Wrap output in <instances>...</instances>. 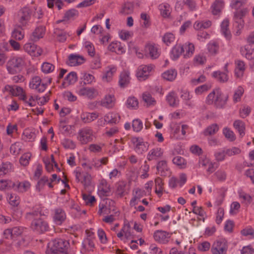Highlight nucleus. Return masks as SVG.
<instances>
[{"mask_svg": "<svg viewBox=\"0 0 254 254\" xmlns=\"http://www.w3.org/2000/svg\"><path fill=\"white\" fill-rule=\"evenodd\" d=\"M177 75V72L175 69H170L164 72L162 74V77L164 79L168 81L174 80Z\"/></svg>", "mask_w": 254, "mask_h": 254, "instance_id": "obj_38", "label": "nucleus"}, {"mask_svg": "<svg viewBox=\"0 0 254 254\" xmlns=\"http://www.w3.org/2000/svg\"><path fill=\"white\" fill-rule=\"evenodd\" d=\"M115 99L113 95H108L106 96L101 101L100 105L107 108H112L115 104Z\"/></svg>", "mask_w": 254, "mask_h": 254, "instance_id": "obj_22", "label": "nucleus"}, {"mask_svg": "<svg viewBox=\"0 0 254 254\" xmlns=\"http://www.w3.org/2000/svg\"><path fill=\"white\" fill-rule=\"evenodd\" d=\"M9 202L11 205L14 207H17L19 204V197L16 195L10 194L9 197Z\"/></svg>", "mask_w": 254, "mask_h": 254, "instance_id": "obj_63", "label": "nucleus"}, {"mask_svg": "<svg viewBox=\"0 0 254 254\" xmlns=\"http://www.w3.org/2000/svg\"><path fill=\"white\" fill-rule=\"evenodd\" d=\"M32 11L27 7L21 9L18 12V21L21 26H26L31 18Z\"/></svg>", "mask_w": 254, "mask_h": 254, "instance_id": "obj_7", "label": "nucleus"}, {"mask_svg": "<svg viewBox=\"0 0 254 254\" xmlns=\"http://www.w3.org/2000/svg\"><path fill=\"white\" fill-rule=\"evenodd\" d=\"M62 144L66 149H74L75 147L74 142L69 139H64L62 142Z\"/></svg>", "mask_w": 254, "mask_h": 254, "instance_id": "obj_64", "label": "nucleus"}, {"mask_svg": "<svg viewBox=\"0 0 254 254\" xmlns=\"http://www.w3.org/2000/svg\"><path fill=\"white\" fill-rule=\"evenodd\" d=\"M244 88L241 86L238 87L233 95V100L234 103L240 101L241 97L244 94Z\"/></svg>", "mask_w": 254, "mask_h": 254, "instance_id": "obj_47", "label": "nucleus"}, {"mask_svg": "<svg viewBox=\"0 0 254 254\" xmlns=\"http://www.w3.org/2000/svg\"><path fill=\"white\" fill-rule=\"evenodd\" d=\"M142 98L143 101L148 105H152L155 103V100L148 93H144L142 95Z\"/></svg>", "mask_w": 254, "mask_h": 254, "instance_id": "obj_54", "label": "nucleus"}, {"mask_svg": "<svg viewBox=\"0 0 254 254\" xmlns=\"http://www.w3.org/2000/svg\"><path fill=\"white\" fill-rule=\"evenodd\" d=\"M117 67L115 66H108L105 71L102 79L107 82L110 81L112 79L113 74L116 72Z\"/></svg>", "mask_w": 254, "mask_h": 254, "instance_id": "obj_27", "label": "nucleus"}, {"mask_svg": "<svg viewBox=\"0 0 254 254\" xmlns=\"http://www.w3.org/2000/svg\"><path fill=\"white\" fill-rule=\"evenodd\" d=\"M130 80L129 72L123 71L121 73L119 77V85L121 88L126 87L129 85Z\"/></svg>", "mask_w": 254, "mask_h": 254, "instance_id": "obj_14", "label": "nucleus"}, {"mask_svg": "<svg viewBox=\"0 0 254 254\" xmlns=\"http://www.w3.org/2000/svg\"><path fill=\"white\" fill-rule=\"evenodd\" d=\"M224 6V2L222 0H216L211 6L213 14L216 15L220 12Z\"/></svg>", "mask_w": 254, "mask_h": 254, "instance_id": "obj_34", "label": "nucleus"}, {"mask_svg": "<svg viewBox=\"0 0 254 254\" xmlns=\"http://www.w3.org/2000/svg\"><path fill=\"white\" fill-rule=\"evenodd\" d=\"M145 193L144 190L139 189H136L135 190V194L133 192V197L130 201V205L131 206L136 205L137 204V200L143 197L145 195Z\"/></svg>", "mask_w": 254, "mask_h": 254, "instance_id": "obj_26", "label": "nucleus"}, {"mask_svg": "<svg viewBox=\"0 0 254 254\" xmlns=\"http://www.w3.org/2000/svg\"><path fill=\"white\" fill-rule=\"evenodd\" d=\"M41 81L39 76L33 77L29 83L30 88L36 90L39 93L44 92L47 87V83H42Z\"/></svg>", "mask_w": 254, "mask_h": 254, "instance_id": "obj_10", "label": "nucleus"}, {"mask_svg": "<svg viewBox=\"0 0 254 254\" xmlns=\"http://www.w3.org/2000/svg\"><path fill=\"white\" fill-rule=\"evenodd\" d=\"M183 45L184 46V50H186V53L184 54V58H187L191 57L194 51V45L191 43L188 42Z\"/></svg>", "mask_w": 254, "mask_h": 254, "instance_id": "obj_36", "label": "nucleus"}, {"mask_svg": "<svg viewBox=\"0 0 254 254\" xmlns=\"http://www.w3.org/2000/svg\"><path fill=\"white\" fill-rule=\"evenodd\" d=\"M166 100L171 107H177L179 104V100L176 93L174 91L170 92L166 97Z\"/></svg>", "mask_w": 254, "mask_h": 254, "instance_id": "obj_23", "label": "nucleus"}, {"mask_svg": "<svg viewBox=\"0 0 254 254\" xmlns=\"http://www.w3.org/2000/svg\"><path fill=\"white\" fill-rule=\"evenodd\" d=\"M156 168L157 171L160 173L161 176H166L170 174L167 162L165 160L159 161L157 164Z\"/></svg>", "mask_w": 254, "mask_h": 254, "instance_id": "obj_20", "label": "nucleus"}, {"mask_svg": "<svg viewBox=\"0 0 254 254\" xmlns=\"http://www.w3.org/2000/svg\"><path fill=\"white\" fill-rule=\"evenodd\" d=\"M108 49L110 51L113 52H120L121 53L123 52V48L121 46V43L120 42H112L109 46H108Z\"/></svg>", "mask_w": 254, "mask_h": 254, "instance_id": "obj_46", "label": "nucleus"}, {"mask_svg": "<svg viewBox=\"0 0 254 254\" xmlns=\"http://www.w3.org/2000/svg\"><path fill=\"white\" fill-rule=\"evenodd\" d=\"M69 243L61 239H55L49 244V250L47 254H67L66 251Z\"/></svg>", "mask_w": 254, "mask_h": 254, "instance_id": "obj_2", "label": "nucleus"}, {"mask_svg": "<svg viewBox=\"0 0 254 254\" xmlns=\"http://www.w3.org/2000/svg\"><path fill=\"white\" fill-rule=\"evenodd\" d=\"M126 187V184L124 182H120L117 185V191L121 197L124 195Z\"/></svg>", "mask_w": 254, "mask_h": 254, "instance_id": "obj_60", "label": "nucleus"}, {"mask_svg": "<svg viewBox=\"0 0 254 254\" xmlns=\"http://www.w3.org/2000/svg\"><path fill=\"white\" fill-rule=\"evenodd\" d=\"M21 25L14 28L12 32V37L17 40H21L24 38V33L22 31Z\"/></svg>", "mask_w": 254, "mask_h": 254, "instance_id": "obj_39", "label": "nucleus"}, {"mask_svg": "<svg viewBox=\"0 0 254 254\" xmlns=\"http://www.w3.org/2000/svg\"><path fill=\"white\" fill-rule=\"evenodd\" d=\"M228 95H225L219 88L213 90L207 97L206 103L214 104L217 108H223L228 100Z\"/></svg>", "mask_w": 254, "mask_h": 254, "instance_id": "obj_1", "label": "nucleus"}, {"mask_svg": "<svg viewBox=\"0 0 254 254\" xmlns=\"http://www.w3.org/2000/svg\"><path fill=\"white\" fill-rule=\"evenodd\" d=\"M12 169V164L9 162L3 163L0 167V178L8 174Z\"/></svg>", "mask_w": 254, "mask_h": 254, "instance_id": "obj_40", "label": "nucleus"}, {"mask_svg": "<svg viewBox=\"0 0 254 254\" xmlns=\"http://www.w3.org/2000/svg\"><path fill=\"white\" fill-rule=\"evenodd\" d=\"M31 155L29 153L24 154L20 158L19 162L23 166H27L29 164Z\"/></svg>", "mask_w": 254, "mask_h": 254, "instance_id": "obj_61", "label": "nucleus"}, {"mask_svg": "<svg viewBox=\"0 0 254 254\" xmlns=\"http://www.w3.org/2000/svg\"><path fill=\"white\" fill-rule=\"evenodd\" d=\"M85 60L82 56L71 54L68 57L66 64L70 66H76L84 63Z\"/></svg>", "mask_w": 254, "mask_h": 254, "instance_id": "obj_16", "label": "nucleus"}, {"mask_svg": "<svg viewBox=\"0 0 254 254\" xmlns=\"http://www.w3.org/2000/svg\"><path fill=\"white\" fill-rule=\"evenodd\" d=\"M85 48L87 50L88 54L91 57H93L95 54L94 45L90 42H85Z\"/></svg>", "mask_w": 254, "mask_h": 254, "instance_id": "obj_55", "label": "nucleus"}, {"mask_svg": "<svg viewBox=\"0 0 254 254\" xmlns=\"http://www.w3.org/2000/svg\"><path fill=\"white\" fill-rule=\"evenodd\" d=\"M241 53L248 60H252L254 57V51L250 49L249 45H245L242 48Z\"/></svg>", "mask_w": 254, "mask_h": 254, "instance_id": "obj_33", "label": "nucleus"}, {"mask_svg": "<svg viewBox=\"0 0 254 254\" xmlns=\"http://www.w3.org/2000/svg\"><path fill=\"white\" fill-rule=\"evenodd\" d=\"M45 29L43 26H39L35 28L30 36V39L33 42H36L43 37Z\"/></svg>", "mask_w": 254, "mask_h": 254, "instance_id": "obj_18", "label": "nucleus"}, {"mask_svg": "<svg viewBox=\"0 0 254 254\" xmlns=\"http://www.w3.org/2000/svg\"><path fill=\"white\" fill-rule=\"evenodd\" d=\"M207 49L210 54L215 55L218 51L219 46L216 43H209L207 45Z\"/></svg>", "mask_w": 254, "mask_h": 254, "instance_id": "obj_58", "label": "nucleus"}, {"mask_svg": "<svg viewBox=\"0 0 254 254\" xmlns=\"http://www.w3.org/2000/svg\"><path fill=\"white\" fill-rule=\"evenodd\" d=\"M163 155V150L160 147H156L149 151L147 158L149 161L157 160L161 158Z\"/></svg>", "mask_w": 254, "mask_h": 254, "instance_id": "obj_13", "label": "nucleus"}, {"mask_svg": "<svg viewBox=\"0 0 254 254\" xmlns=\"http://www.w3.org/2000/svg\"><path fill=\"white\" fill-rule=\"evenodd\" d=\"M132 127L134 131H140L143 128V123L139 119H135L133 120Z\"/></svg>", "mask_w": 254, "mask_h": 254, "instance_id": "obj_51", "label": "nucleus"}, {"mask_svg": "<svg viewBox=\"0 0 254 254\" xmlns=\"http://www.w3.org/2000/svg\"><path fill=\"white\" fill-rule=\"evenodd\" d=\"M133 10V4L131 2L126 3L122 8V12L125 14H130Z\"/></svg>", "mask_w": 254, "mask_h": 254, "instance_id": "obj_52", "label": "nucleus"}, {"mask_svg": "<svg viewBox=\"0 0 254 254\" xmlns=\"http://www.w3.org/2000/svg\"><path fill=\"white\" fill-rule=\"evenodd\" d=\"M66 218V215L64 211L61 208H58L55 209V215L54 216V221L58 224H61Z\"/></svg>", "mask_w": 254, "mask_h": 254, "instance_id": "obj_19", "label": "nucleus"}, {"mask_svg": "<svg viewBox=\"0 0 254 254\" xmlns=\"http://www.w3.org/2000/svg\"><path fill=\"white\" fill-rule=\"evenodd\" d=\"M162 40L167 46H169L170 44L175 42V37L173 33L168 32L163 36Z\"/></svg>", "mask_w": 254, "mask_h": 254, "instance_id": "obj_45", "label": "nucleus"}, {"mask_svg": "<svg viewBox=\"0 0 254 254\" xmlns=\"http://www.w3.org/2000/svg\"><path fill=\"white\" fill-rule=\"evenodd\" d=\"M183 53H184V46L181 44H176L171 51L174 60L177 59Z\"/></svg>", "mask_w": 254, "mask_h": 254, "instance_id": "obj_29", "label": "nucleus"}, {"mask_svg": "<svg viewBox=\"0 0 254 254\" xmlns=\"http://www.w3.org/2000/svg\"><path fill=\"white\" fill-rule=\"evenodd\" d=\"M25 65L24 60L22 58L14 57L10 58L6 64V68L8 72L14 74L20 72Z\"/></svg>", "mask_w": 254, "mask_h": 254, "instance_id": "obj_3", "label": "nucleus"}, {"mask_svg": "<svg viewBox=\"0 0 254 254\" xmlns=\"http://www.w3.org/2000/svg\"><path fill=\"white\" fill-rule=\"evenodd\" d=\"M213 76L220 82H225L228 81V77L226 72L216 71L213 73Z\"/></svg>", "mask_w": 254, "mask_h": 254, "instance_id": "obj_41", "label": "nucleus"}, {"mask_svg": "<svg viewBox=\"0 0 254 254\" xmlns=\"http://www.w3.org/2000/svg\"><path fill=\"white\" fill-rule=\"evenodd\" d=\"M78 94L89 99H93L98 96L99 92L98 90L94 87H84L79 89Z\"/></svg>", "mask_w": 254, "mask_h": 254, "instance_id": "obj_8", "label": "nucleus"}, {"mask_svg": "<svg viewBox=\"0 0 254 254\" xmlns=\"http://www.w3.org/2000/svg\"><path fill=\"white\" fill-rule=\"evenodd\" d=\"M219 129L217 124H214L208 126L203 131L204 135H211L215 134Z\"/></svg>", "mask_w": 254, "mask_h": 254, "instance_id": "obj_43", "label": "nucleus"}, {"mask_svg": "<svg viewBox=\"0 0 254 254\" xmlns=\"http://www.w3.org/2000/svg\"><path fill=\"white\" fill-rule=\"evenodd\" d=\"M223 133L225 135V136L230 141H233L235 140L236 137L234 132L232 130H230L229 128H224L223 130Z\"/></svg>", "mask_w": 254, "mask_h": 254, "instance_id": "obj_62", "label": "nucleus"}, {"mask_svg": "<svg viewBox=\"0 0 254 254\" xmlns=\"http://www.w3.org/2000/svg\"><path fill=\"white\" fill-rule=\"evenodd\" d=\"M54 35L57 40L60 42H64L66 39V34L65 32L62 30L56 28L54 31Z\"/></svg>", "mask_w": 254, "mask_h": 254, "instance_id": "obj_35", "label": "nucleus"}, {"mask_svg": "<svg viewBox=\"0 0 254 254\" xmlns=\"http://www.w3.org/2000/svg\"><path fill=\"white\" fill-rule=\"evenodd\" d=\"M246 14L245 10H241L234 12V27L236 29L235 35L239 36L241 33V30L244 26V21L243 17Z\"/></svg>", "mask_w": 254, "mask_h": 254, "instance_id": "obj_4", "label": "nucleus"}, {"mask_svg": "<svg viewBox=\"0 0 254 254\" xmlns=\"http://www.w3.org/2000/svg\"><path fill=\"white\" fill-rule=\"evenodd\" d=\"M24 49L30 55L34 56L33 54L37 49V46L34 44L27 43L24 45Z\"/></svg>", "mask_w": 254, "mask_h": 254, "instance_id": "obj_59", "label": "nucleus"}, {"mask_svg": "<svg viewBox=\"0 0 254 254\" xmlns=\"http://www.w3.org/2000/svg\"><path fill=\"white\" fill-rule=\"evenodd\" d=\"M78 15V11L74 9H71L67 11L64 14V19L62 20H59L57 21L58 23L61 22L63 21L68 20L74 18L75 16Z\"/></svg>", "mask_w": 254, "mask_h": 254, "instance_id": "obj_44", "label": "nucleus"}, {"mask_svg": "<svg viewBox=\"0 0 254 254\" xmlns=\"http://www.w3.org/2000/svg\"><path fill=\"white\" fill-rule=\"evenodd\" d=\"M98 190L101 195L108 196L110 192V185L106 180L103 179L101 181L98 187Z\"/></svg>", "mask_w": 254, "mask_h": 254, "instance_id": "obj_21", "label": "nucleus"}, {"mask_svg": "<svg viewBox=\"0 0 254 254\" xmlns=\"http://www.w3.org/2000/svg\"><path fill=\"white\" fill-rule=\"evenodd\" d=\"M77 76L76 73L73 71L68 73L64 78V81L63 82L62 85L67 86L73 84L76 81Z\"/></svg>", "mask_w": 254, "mask_h": 254, "instance_id": "obj_28", "label": "nucleus"}, {"mask_svg": "<svg viewBox=\"0 0 254 254\" xmlns=\"http://www.w3.org/2000/svg\"><path fill=\"white\" fill-rule=\"evenodd\" d=\"M173 162L181 168H185L186 166V162L185 159L181 156L174 157L173 159Z\"/></svg>", "mask_w": 254, "mask_h": 254, "instance_id": "obj_50", "label": "nucleus"}, {"mask_svg": "<svg viewBox=\"0 0 254 254\" xmlns=\"http://www.w3.org/2000/svg\"><path fill=\"white\" fill-rule=\"evenodd\" d=\"M55 66L53 64L47 62L44 63L41 67L42 71L45 73L52 72Z\"/></svg>", "mask_w": 254, "mask_h": 254, "instance_id": "obj_53", "label": "nucleus"}, {"mask_svg": "<svg viewBox=\"0 0 254 254\" xmlns=\"http://www.w3.org/2000/svg\"><path fill=\"white\" fill-rule=\"evenodd\" d=\"M145 50L147 52H148L149 56L152 59H156L159 56L157 49L153 45H147L145 47Z\"/></svg>", "mask_w": 254, "mask_h": 254, "instance_id": "obj_42", "label": "nucleus"}, {"mask_svg": "<svg viewBox=\"0 0 254 254\" xmlns=\"http://www.w3.org/2000/svg\"><path fill=\"white\" fill-rule=\"evenodd\" d=\"M120 120V117L117 114L115 113H109L107 114L105 117L104 121L100 119L98 120V122L101 124L103 122H106L108 124H117L119 123Z\"/></svg>", "mask_w": 254, "mask_h": 254, "instance_id": "obj_17", "label": "nucleus"}, {"mask_svg": "<svg viewBox=\"0 0 254 254\" xmlns=\"http://www.w3.org/2000/svg\"><path fill=\"white\" fill-rule=\"evenodd\" d=\"M30 187V184L27 181H24L21 183H14V186L12 187V189L16 191L23 192L27 191Z\"/></svg>", "mask_w": 254, "mask_h": 254, "instance_id": "obj_24", "label": "nucleus"}, {"mask_svg": "<svg viewBox=\"0 0 254 254\" xmlns=\"http://www.w3.org/2000/svg\"><path fill=\"white\" fill-rule=\"evenodd\" d=\"M138 100L134 97H130L128 98L127 102V108L135 109L138 107Z\"/></svg>", "mask_w": 254, "mask_h": 254, "instance_id": "obj_48", "label": "nucleus"}, {"mask_svg": "<svg viewBox=\"0 0 254 254\" xmlns=\"http://www.w3.org/2000/svg\"><path fill=\"white\" fill-rule=\"evenodd\" d=\"M233 126L239 132L240 137H243L245 134V123L241 120H236L234 122Z\"/></svg>", "mask_w": 254, "mask_h": 254, "instance_id": "obj_31", "label": "nucleus"}, {"mask_svg": "<svg viewBox=\"0 0 254 254\" xmlns=\"http://www.w3.org/2000/svg\"><path fill=\"white\" fill-rule=\"evenodd\" d=\"M183 3L190 11H193L196 9V3L194 0H183Z\"/></svg>", "mask_w": 254, "mask_h": 254, "instance_id": "obj_56", "label": "nucleus"}, {"mask_svg": "<svg viewBox=\"0 0 254 254\" xmlns=\"http://www.w3.org/2000/svg\"><path fill=\"white\" fill-rule=\"evenodd\" d=\"M152 66L150 65H141L137 70L136 76L138 80L140 81L145 80L149 76V73L152 69Z\"/></svg>", "mask_w": 254, "mask_h": 254, "instance_id": "obj_11", "label": "nucleus"}, {"mask_svg": "<svg viewBox=\"0 0 254 254\" xmlns=\"http://www.w3.org/2000/svg\"><path fill=\"white\" fill-rule=\"evenodd\" d=\"M169 233L166 231L157 230L154 233L155 240L161 243L165 244L168 242Z\"/></svg>", "mask_w": 254, "mask_h": 254, "instance_id": "obj_15", "label": "nucleus"}, {"mask_svg": "<svg viewBox=\"0 0 254 254\" xmlns=\"http://www.w3.org/2000/svg\"><path fill=\"white\" fill-rule=\"evenodd\" d=\"M98 117V115L96 112H93L92 113H83L81 114L80 117L81 120L84 123H89L91 122L92 121L96 119Z\"/></svg>", "mask_w": 254, "mask_h": 254, "instance_id": "obj_25", "label": "nucleus"}, {"mask_svg": "<svg viewBox=\"0 0 254 254\" xmlns=\"http://www.w3.org/2000/svg\"><path fill=\"white\" fill-rule=\"evenodd\" d=\"M211 25L210 20L196 21L194 24V28L196 30H201L209 28Z\"/></svg>", "mask_w": 254, "mask_h": 254, "instance_id": "obj_37", "label": "nucleus"}, {"mask_svg": "<svg viewBox=\"0 0 254 254\" xmlns=\"http://www.w3.org/2000/svg\"><path fill=\"white\" fill-rule=\"evenodd\" d=\"M78 134V140L81 144H86L93 140V131L89 127H85L80 129Z\"/></svg>", "mask_w": 254, "mask_h": 254, "instance_id": "obj_6", "label": "nucleus"}, {"mask_svg": "<svg viewBox=\"0 0 254 254\" xmlns=\"http://www.w3.org/2000/svg\"><path fill=\"white\" fill-rule=\"evenodd\" d=\"M227 250V246L226 243L219 241L215 242L211 249L213 254H226Z\"/></svg>", "mask_w": 254, "mask_h": 254, "instance_id": "obj_12", "label": "nucleus"}, {"mask_svg": "<svg viewBox=\"0 0 254 254\" xmlns=\"http://www.w3.org/2000/svg\"><path fill=\"white\" fill-rule=\"evenodd\" d=\"M229 25V22L228 19L224 20L221 25V32L227 39H230L231 37V32L228 28Z\"/></svg>", "mask_w": 254, "mask_h": 254, "instance_id": "obj_30", "label": "nucleus"}, {"mask_svg": "<svg viewBox=\"0 0 254 254\" xmlns=\"http://www.w3.org/2000/svg\"><path fill=\"white\" fill-rule=\"evenodd\" d=\"M155 192L160 197L163 193L164 190L163 186L164 183H163L162 179L160 177H157L155 180Z\"/></svg>", "mask_w": 254, "mask_h": 254, "instance_id": "obj_32", "label": "nucleus"}, {"mask_svg": "<svg viewBox=\"0 0 254 254\" xmlns=\"http://www.w3.org/2000/svg\"><path fill=\"white\" fill-rule=\"evenodd\" d=\"M4 90L9 92L13 96H19V99L23 101H25L27 99V97L25 93L24 92L23 89L19 86L14 85H6L4 87Z\"/></svg>", "mask_w": 254, "mask_h": 254, "instance_id": "obj_9", "label": "nucleus"}, {"mask_svg": "<svg viewBox=\"0 0 254 254\" xmlns=\"http://www.w3.org/2000/svg\"><path fill=\"white\" fill-rule=\"evenodd\" d=\"M31 229L38 234H42L48 231L49 225L48 223L42 218L34 219L31 224Z\"/></svg>", "mask_w": 254, "mask_h": 254, "instance_id": "obj_5", "label": "nucleus"}, {"mask_svg": "<svg viewBox=\"0 0 254 254\" xmlns=\"http://www.w3.org/2000/svg\"><path fill=\"white\" fill-rule=\"evenodd\" d=\"M14 186V182L9 180H0V190L12 188Z\"/></svg>", "mask_w": 254, "mask_h": 254, "instance_id": "obj_49", "label": "nucleus"}, {"mask_svg": "<svg viewBox=\"0 0 254 254\" xmlns=\"http://www.w3.org/2000/svg\"><path fill=\"white\" fill-rule=\"evenodd\" d=\"M21 150L20 143L19 142H15L12 144L10 147V152L13 155L18 154Z\"/></svg>", "mask_w": 254, "mask_h": 254, "instance_id": "obj_57", "label": "nucleus"}]
</instances>
